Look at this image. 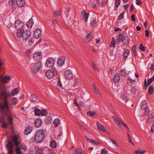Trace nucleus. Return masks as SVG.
Here are the masks:
<instances>
[{
	"label": "nucleus",
	"mask_w": 154,
	"mask_h": 154,
	"mask_svg": "<svg viewBox=\"0 0 154 154\" xmlns=\"http://www.w3.org/2000/svg\"><path fill=\"white\" fill-rule=\"evenodd\" d=\"M153 118V116L152 115V114L149 115L148 116V118L147 119L148 122H152Z\"/></svg>",
	"instance_id": "58836bf2"
},
{
	"label": "nucleus",
	"mask_w": 154,
	"mask_h": 154,
	"mask_svg": "<svg viewBox=\"0 0 154 154\" xmlns=\"http://www.w3.org/2000/svg\"><path fill=\"white\" fill-rule=\"evenodd\" d=\"M31 52V51L30 50H28L25 52V54L26 55L29 57L30 56Z\"/></svg>",
	"instance_id": "5fc2aeb1"
},
{
	"label": "nucleus",
	"mask_w": 154,
	"mask_h": 154,
	"mask_svg": "<svg viewBox=\"0 0 154 154\" xmlns=\"http://www.w3.org/2000/svg\"><path fill=\"white\" fill-rule=\"evenodd\" d=\"M16 3L18 7H22L25 5V0H17Z\"/></svg>",
	"instance_id": "a211bd4d"
},
{
	"label": "nucleus",
	"mask_w": 154,
	"mask_h": 154,
	"mask_svg": "<svg viewBox=\"0 0 154 154\" xmlns=\"http://www.w3.org/2000/svg\"><path fill=\"white\" fill-rule=\"evenodd\" d=\"M123 39H126V40H128V37L127 36H124L122 34H119L118 37V42H121L123 41Z\"/></svg>",
	"instance_id": "aec40b11"
},
{
	"label": "nucleus",
	"mask_w": 154,
	"mask_h": 154,
	"mask_svg": "<svg viewBox=\"0 0 154 154\" xmlns=\"http://www.w3.org/2000/svg\"><path fill=\"white\" fill-rule=\"evenodd\" d=\"M20 147L23 150H25L27 149L26 146L25 144H21L20 145Z\"/></svg>",
	"instance_id": "052dcab7"
},
{
	"label": "nucleus",
	"mask_w": 154,
	"mask_h": 154,
	"mask_svg": "<svg viewBox=\"0 0 154 154\" xmlns=\"http://www.w3.org/2000/svg\"><path fill=\"white\" fill-rule=\"evenodd\" d=\"M141 108L142 109H144L147 108V104L145 100H143L141 103Z\"/></svg>",
	"instance_id": "c85d7f7f"
},
{
	"label": "nucleus",
	"mask_w": 154,
	"mask_h": 154,
	"mask_svg": "<svg viewBox=\"0 0 154 154\" xmlns=\"http://www.w3.org/2000/svg\"><path fill=\"white\" fill-rule=\"evenodd\" d=\"M57 73V69L55 68H52L51 70L47 71L45 72L46 77L48 79H51L56 75Z\"/></svg>",
	"instance_id": "7ed1b4c3"
},
{
	"label": "nucleus",
	"mask_w": 154,
	"mask_h": 154,
	"mask_svg": "<svg viewBox=\"0 0 154 154\" xmlns=\"http://www.w3.org/2000/svg\"><path fill=\"white\" fill-rule=\"evenodd\" d=\"M128 95L127 94H125L123 93L121 95V97L123 100H125V102H127L128 98Z\"/></svg>",
	"instance_id": "473e14b6"
},
{
	"label": "nucleus",
	"mask_w": 154,
	"mask_h": 154,
	"mask_svg": "<svg viewBox=\"0 0 154 154\" xmlns=\"http://www.w3.org/2000/svg\"><path fill=\"white\" fill-rule=\"evenodd\" d=\"M120 80V77L118 73H116L114 76L113 81L115 83L119 82Z\"/></svg>",
	"instance_id": "4be33fe9"
},
{
	"label": "nucleus",
	"mask_w": 154,
	"mask_h": 154,
	"mask_svg": "<svg viewBox=\"0 0 154 154\" xmlns=\"http://www.w3.org/2000/svg\"><path fill=\"white\" fill-rule=\"evenodd\" d=\"M64 77L67 79H72L73 77V74L72 71L69 69L65 70L63 74Z\"/></svg>",
	"instance_id": "0eeeda50"
},
{
	"label": "nucleus",
	"mask_w": 154,
	"mask_h": 154,
	"mask_svg": "<svg viewBox=\"0 0 154 154\" xmlns=\"http://www.w3.org/2000/svg\"><path fill=\"white\" fill-rule=\"evenodd\" d=\"M32 129V128L31 127H27L24 130V134L26 135L29 134L31 132Z\"/></svg>",
	"instance_id": "5701e85b"
},
{
	"label": "nucleus",
	"mask_w": 154,
	"mask_h": 154,
	"mask_svg": "<svg viewBox=\"0 0 154 154\" xmlns=\"http://www.w3.org/2000/svg\"><path fill=\"white\" fill-rule=\"evenodd\" d=\"M21 32H22V38L23 40H26L30 37L31 32L29 30H27L25 31L24 30Z\"/></svg>",
	"instance_id": "423d86ee"
},
{
	"label": "nucleus",
	"mask_w": 154,
	"mask_h": 154,
	"mask_svg": "<svg viewBox=\"0 0 154 154\" xmlns=\"http://www.w3.org/2000/svg\"><path fill=\"white\" fill-rule=\"evenodd\" d=\"M92 67L96 71H98V69L96 67V66L95 64L93 62L92 63Z\"/></svg>",
	"instance_id": "680f3d73"
},
{
	"label": "nucleus",
	"mask_w": 154,
	"mask_h": 154,
	"mask_svg": "<svg viewBox=\"0 0 154 154\" xmlns=\"http://www.w3.org/2000/svg\"><path fill=\"white\" fill-rule=\"evenodd\" d=\"M54 15L56 16H59L61 15V11L60 10H58L55 12L54 13Z\"/></svg>",
	"instance_id": "8fccbe9b"
},
{
	"label": "nucleus",
	"mask_w": 154,
	"mask_h": 154,
	"mask_svg": "<svg viewBox=\"0 0 154 154\" xmlns=\"http://www.w3.org/2000/svg\"><path fill=\"white\" fill-rule=\"evenodd\" d=\"M14 26L18 31H20V32L24 31L23 29L24 26V23L20 20H17L15 22Z\"/></svg>",
	"instance_id": "20e7f679"
},
{
	"label": "nucleus",
	"mask_w": 154,
	"mask_h": 154,
	"mask_svg": "<svg viewBox=\"0 0 154 154\" xmlns=\"http://www.w3.org/2000/svg\"><path fill=\"white\" fill-rule=\"evenodd\" d=\"M89 13H87L85 11H83L80 13V17L81 18L83 17L85 19V21L86 22L89 17Z\"/></svg>",
	"instance_id": "ddd939ff"
},
{
	"label": "nucleus",
	"mask_w": 154,
	"mask_h": 154,
	"mask_svg": "<svg viewBox=\"0 0 154 154\" xmlns=\"http://www.w3.org/2000/svg\"><path fill=\"white\" fill-rule=\"evenodd\" d=\"M41 114L42 116L45 115L47 113V111L46 110L43 109L41 111Z\"/></svg>",
	"instance_id": "bf43d9fd"
},
{
	"label": "nucleus",
	"mask_w": 154,
	"mask_h": 154,
	"mask_svg": "<svg viewBox=\"0 0 154 154\" xmlns=\"http://www.w3.org/2000/svg\"><path fill=\"white\" fill-rule=\"evenodd\" d=\"M55 152L53 149L49 150L47 152V154H54Z\"/></svg>",
	"instance_id": "0e129e2a"
},
{
	"label": "nucleus",
	"mask_w": 154,
	"mask_h": 154,
	"mask_svg": "<svg viewBox=\"0 0 154 154\" xmlns=\"http://www.w3.org/2000/svg\"><path fill=\"white\" fill-rule=\"evenodd\" d=\"M108 139L112 143V144H113L114 146L115 147H116L117 148H119L118 146L117 145V143L115 141H114V140H113V139L110 138H109Z\"/></svg>",
	"instance_id": "e433bc0d"
},
{
	"label": "nucleus",
	"mask_w": 154,
	"mask_h": 154,
	"mask_svg": "<svg viewBox=\"0 0 154 154\" xmlns=\"http://www.w3.org/2000/svg\"><path fill=\"white\" fill-rule=\"evenodd\" d=\"M124 93L125 94H127L128 95L131 93L130 90L127 87H125L124 88Z\"/></svg>",
	"instance_id": "7c9ffc66"
},
{
	"label": "nucleus",
	"mask_w": 154,
	"mask_h": 154,
	"mask_svg": "<svg viewBox=\"0 0 154 154\" xmlns=\"http://www.w3.org/2000/svg\"><path fill=\"white\" fill-rule=\"evenodd\" d=\"M57 144L55 140H53L50 144V146L52 148H54L56 146Z\"/></svg>",
	"instance_id": "72a5a7b5"
},
{
	"label": "nucleus",
	"mask_w": 154,
	"mask_h": 154,
	"mask_svg": "<svg viewBox=\"0 0 154 154\" xmlns=\"http://www.w3.org/2000/svg\"><path fill=\"white\" fill-rule=\"evenodd\" d=\"M96 113L95 112L89 111L87 112V115L88 116H96L95 114H96Z\"/></svg>",
	"instance_id": "c9c22d12"
},
{
	"label": "nucleus",
	"mask_w": 154,
	"mask_h": 154,
	"mask_svg": "<svg viewBox=\"0 0 154 154\" xmlns=\"http://www.w3.org/2000/svg\"><path fill=\"white\" fill-rule=\"evenodd\" d=\"M125 12V11H124L121 14H120L118 17V19L119 20H121L123 18Z\"/></svg>",
	"instance_id": "de8ad7c7"
},
{
	"label": "nucleus",
	"mask_w": 154,
	"mask_h": 154,
	"mask_svg": "<svg viewBox=\"0 0 154 154\" xmlns=\"http://www.w3.org/2000/svg\"><path fill=\"white\" fill-rule=\"evenodd\" d=\"M55 63V60L53 58H49L47 59L46 62V65L48 67H51L54 66Z\"/></svg>",
	"instance_id": "6e6552de"
},
{
	"label": "nucleus",
	"mask_w": 154,
	"mask_h": 154,
	"mask_svg": "<svg viewBox=\"0 0 154 154\" xmlns=\"http://www.w3.org/2000/svg\"><path fill=\"white\" fill-rule=\"evenodd\" d=\"M42 63L40 62H38L31 65V70L34 72H38L42 67Z\"/></svg>",
	"instance_id": "f03ea898"
},
{
	"label": "nucleus",
	"mask_w": 154,
	"mask_h": 154,
	"mask_svg": "<svg viewBox=\"0 0 154 154\" xmlns=\"http://www.w3.org/2000/svg\"><path fill=\"white\" fill-rule=\"evenodd\" d=\"M30 100L34 102H35L37 100V97L34 94L31 95L30 97Z\"/></svg>",
	"instance_id": "c756f323"
},
{
	"label": "nucleus",
	"mask_w": 154,
	"mask_h": 154,
	"mask_svg": "<svg viewBox=\"0 0 154 154\" xmlns=\"http://www.w3.org/2000/svg\"><path fill=\"white\" fill-rule=\"evenodd\" d=\"M107 152V151L106 149H103L101 151V154H106Z\"/></svg>",
	"instance_id": "69168bd1"
},
{
	"label": "nucleus",
	"mask_w": 154,
	"mask_h": 154,
	"mask_svg": "<svg viewBox=\"0 0 154 154\" xmlns=\"http://www.w3.org/2000/svg\"><path fill=\"white\" fill-rule=\"evenodd\" d=\"M15 151L17 154H22V152L18 146H17Z\"/></svg>",
	"instance_id": "49530a36"
},
{
	"label": "nucleus",
	"mask_w": 154,
	"mask_h": 154,
	"mask_svg": "<svg viewBox=\"0 0 154 154\" xmlns=\"http://www.w3.org/2000/svg\"><path fill=\"white\" fill-rule=\"evenodd\" d=\"M1 126L4 129H6L7 128V125L6 123L4 122L1 124Z\"/></svg>",
	"instance_id": "e2e57ef3"
},
{
	"label": "nucleus",
	"mask_w": 154,
	"mask_h": 154,
	"mask_svg": "<svg viewBox=\"0 0 154 154\" xmlns=\"http://www.w3.org/2000/svg\"><path fill=\"white\" fill-rule=\"evenodd\" d=\"M19 90L17 88H14L11 93L12 96H14L17 94L19 92Z\"/></svg>",
	"instance_id": "a878e982"
},
{
	"label": "nucleus",
	"mask_w": 154,
	"mask_h": 154,
	"mask_svg": "<svg viewBox=\"0 0 154 154\" xmlns=\"http://www.w3.org/2000/svg\"><path fill=\"white\" fill-rule=\"evenodd\" d=\"M153 80H154V74L152 78H150L148 80L147 83V85H148L150 84Z\"/></svg>",
	"instance_id": "c03bdc74"
},
{
	"label": "nucleus",
	"mask_w": 154,
	"mask_h": 154,
	"mask_svg": "<svg viewBox=\"0 0 154 154\" xmlns=\"http://www.w3.org/2000/svg\"><path fill=\"white\" fill-rule=\"evenodd\" d=\"M1 81L4 83H8L10 79V77L9 75H7L4 77L1 75L0 77Z\"/></svg>",
	"instance_id": "2eb2a0df"
},
{
	"label": "nucleus",
	"mask_w": 154,
	"mask_h": 154,
	"mask_svg": "<svg viewBox=\"0 0 154 154\" xmlns=\"http://www.w3.org/2000/svg\"><path fill=\"white\" fill-rule=\"evenodd\" d=\"M13 119L11 116H9L8 121L9 122L11 125H12L13 124Z\"/></svg>",
	"instance_id": "3c124183"
},
{
	"label": "nucleus",
	"mask_w": 154,
	"mask_h": 154,
	"mask_svg": "<svg viewBox=\"0 0 154 154\" xmlns=\"http://www.w3.org/2000/svg\"><path fill=\"white\" fill-rule=\"evenodd\" d=\"M96 24V19H93L91 22L90 24L92 27H93Z\"/></svg>",
	"instance_id": "09e8293b"
},
{
	"label": "nucleus",
	"mask_w": 154,
	"mask_h": 154,
	"mask_svg": "<svg viewBox=\"0 0 154 154\" xmlns=\"http://www.w3.org/2000/svg\"><path fill=\"white\" fill-rule=\"evenodd\" d=\"M97 126L98 129L100 131L106 132L109 133V134H110V133H109L107 131H106L104 126L100 123H99L98 122L97 123Z\"/></svg>",
	"instance_id": "f3484780"
},
{
	"label": "nucleus",
	"mask_w": 154,
	"mask_h": 154,
	"mask_svg": "<svg viewBox=\"0 0 154 154\" xmlns=\"http://www.w3.org/2000/svg\"><path fill=\"white\" fill-rule=\"evenodd\" d=\"M146 151L144 150L140 151V150L138 149L135 151V153L136 154H143Z\"/></svg>",
	"instance_id": "a18cd8bd"
},
{
	"label": "nucleus",
	"mask_w": 154,
	"mask_h": 154,
	"mask_svg": "<svg viewBox=\"0 0 154 154\" xmlns=\"http://www.w3.org/2000/svg\"><path fill=\"white\" fill-rule=\"evenodd\" d=\"M5 109H6L8 112H10V111L9 109L8 103L7 100H5L4 104H0V109L1 110V113L2 114L4 113Z\"/></svg>",
	"instance_id": "39448f33"
},
{
	"label": "nucleus",
	"mask_w": 154,
	"mask_h": 154,
	"mask_svg": "<svg viewBox=\"0 0 154 154\" xmlns=\"http://www.w3.org/2000/svg\"><path fill=\"white\" fill-rule=\"evenodd\" d=\"M35 150L36 151L35 154H43V150L42 149L38 147H35Z\"/></svg>",
	"instance_id": "393cba45"
},
{
	"label": "nucleus",
	"mask_w": 154,
	"mask_h": 154,
	"mask_svg": "<svg viewBox=\"0 0 154 154\" xmlns=\"http://www.w3.org/2000/svg\"><path fill=\"white\" fill-rule=\"evenodd\" d=\"M148 68L151 70L154 69V63H150L148 65Z\"/></svg>",
	"instance_id": "79ce46f5"
},
{
	"label": "nucleus",
	"mask_w": 154,
	"mask_h": 154,
	"mask_svg": "<svg viewBox=\"0 0 154 154\" xmlns=\"http://www.w3.org/2000/svg\"><path fill=\"white\" fill-rule=\"evenodd\" d=\"M132 49L134 56H136L137 54L136 47L135 46H133L132 48Z\"/></svg>",
	"instance_id": "4c0bfd02"
},
{
	"label": "nucleus",
	"mask_w": 154,
	"mask_h": 154,
	"mask_svg": "<svg viewBox=\"0 0 154 154\" xmlns=\"http://www.w3.org/2000/svg\"><path fill=\"white\" fill-rule=\"evenodd\" d=\"M42 35V31L40 29H37L34 32V37L38 38L40 37Z\"/></svg>",
	"instance_id": "dca6fc26"
},
{
	"label": "nucleus",
	"mask_w": 154,
	"mask_h": 154,
	"mask_svg": "<svg viewBox=\"0 0 154 154\" xmlns=\"http://www.w3.org/2000/svg\"><path fill=\"white\" fill-rule=\"evenodd\" d=\"M34 112L35 115L37 116H39L41 114V111L40 110L37 109L35 110Z\"/></svg>",
	"instance_id": "ea45409f"
},
{
	"label": "nucleus",
	"mask_w": 154,
	"mask_h": 154,
	"mask_svg": "<svg viewBox=\"0 0 154 154\" xmlns=\"http://www.w3.org/2000/svg\"><path fill=\"white\" fill-rule=\"evenodd\" d=\"M45 133L43 130L40 129L37 131L34 135L35 142L37 143L41 142L44 139Z\"/></svg>",
	"instance_id": "f257e3e1"
},
{
	"label": "nucleus",
	"mask_w": 154,
	"mask_h": 154,
	"mask_svg": "<svg viewBox=\"0 0 154 154\" xmlns=\"http://www.w3.org/2000/svg\"><path fill=\"white\" fill-rule=\"evenodd\" d=\"M115 123L118 125L119 128H122V125L126 128L128 129H129V128L127 125L125 124L122 121L118 119L115 122Z\"/></svg>",
	"instance_id": "f8f14e48"
},
{
	"label": "nucleus",
	"mask_w": 154,
	"mask_h": 154,
	"mask_svg": "<svg viewBox=\"0 0 154 154\" xmlns=\"http://www.w3.org/2000/svg\"><path fill=\"white\" fill-rule=\"evenodd\" d=\"M7 147L8 149V154H13V147L12 141L8 142L7 145Z\"/></svg>",
	"instance_id": "9b49d317"
},
{
	"label": "nucleus",
	"mask_w": 154,
	"mask_h": 154,
	"mask_svg": "<svg viewBox=\"0 0 154 154\" xmlns=\"http://www.w3.org/2000/svg\"><path fill=\"white\" fill-rule=\"evenodd\" d=\"M154 91V88L153 86H150L148 90V92L149 94H152Z\"/></svg>",
	"instance_id": "37998d69"
},
{
	"label": "nucleus",
	"mask_w": 154,
	"mask_h": 154,
	"mask_svg": "<svg viewBox=\"0 0 154 154\" xmlns=\"http://www.w3.org/2000/svg\"><path fill=\"white\" fill-rule=\"evenodd\" d=\"M34 42V41L33 39L32 38H31L29 40V41L28 42V45L29 46H30Z\"/></svg>",
	"instance_id": "13d9d810"
},
{
	"label": "nucleus",
	"mask_w": 154,
	"mask_h": 154,
	"mask_svg": "<svg viewBox=\"0 0 154 154\" xmlns=\"http://www.w3.org/2000/svg\"><path fill=\"white\" fill-rule=\"evenodd\" d=\"M130 54V51L129 50L127 49L125 50L123 55V58L124 59H126L128 57Z\"/></svg>",
	"instance_id": "bb28decb"
},
{
	"label": "nucleus",
	"mask_w": 154,
	"mask_h": 154,
	"mask_svg": "<svg viewBox=\"0 0 154 154\" xmlns=\"http://www.w3.org/2000/svg\"><path fill=\"white\" fill-rule=\"evenodd\" d=\"M130 90V91H131V92H132V93H135L137 91H136V89H135V88L134 87H132L131 89Z\"/></svg>",
	"instance_id": "774afa93"
},
{
	"label": "nucleus",
	"mask_w": 154,
	"mask_h": 154,
	"mask_svg": "<svg viewBox=\"0 0 154 154\" xmlns=\"http://www.w3.org/2000/svg\"><path fill=\"white\" fill-rule=\"evenodd\" d=\"M120 4V0H116L115 6L116 7H118Z\"/></svg>",
	"instance_id": "4d7b16f0"
},
{
	"label": "nucleus",
	"mask_w": 154,
	"mask_h": 154,
	"mask_svg": "<svg viewBox=\"0 0 154 154\" xmlns=\"http://www.w3.org/2000/svg\"><path fill=\"white\" fill-rule=\"evenodd\" d=\"M65 57L61 56L59 57L57 60V63L58 66H61L64 63L65 60Z\"/></svg>",
	"instance_id": "4468645a"
},
{
	"label": "nucleus",
	"mask_w": 154,
	"mask_h": 154,
	"mask_svg": "<svg viewBox=\"0 0 154 154\" xmlns=\"http://www.w3.org/2000/svg\"><path fill=\"white\" fill-rule=\"evenodd\" d=\"M17 36L19 38H20L22 36V32H21L18 31L16 33Z\"/></svg>",
	"instance_id": "603ef678"
},
{
	"label": "nucleus",
	"mask_w": 154,
	"mask_h": 154,
	"mask_svg": "<svg viewBox=\"0 0 154 154\" xmlns=\"http://www.w3.org/2000/svg\"><path fill=\"white\" fill-rule=\"evenodd\" d=\"M94 91L96 93V94H99V90L97 89L96 88L95 85H94Z\"/></svg>",
	"instance_id": "338daca9"
},
{
	"label": "nucleus",
	"mask_w": 154,
	"mask_h": 154,
	"mask_svg": "<svg viewBox=\"0 0 154 154\" xmlns=\"http://www.w3.org/2000/svg\"><path fill=\"white\" fill-rule=\"evenodd\" d=\"M34 23V22L33 21L32 18H31L29 20L27 23L26 25V26L29 28H31Z\"/></svg>",
	"instance_id": "b1692460"
},
{
	"label": "nucleus",
	"mask_w": 154,
	"mask_h": 154,
	"mask_svg": "<svg viewBox=\"0 0 154 154\" xmlns=\"http://www.w3.org/2000/svg\"><path fill=\"white\" fill-rule=\"evenodd\" d=\"M116 39L114 38H112V41L110 46L111 47H114L116 45Z\"/></svg>",
	"instance_id": "2f4dec72"
},
{
	"label": "nucleus",
	"mask_w": 154,
	"mask_h": 154,
	"mask_svg": "<svg viewBox=\"0 0 154 154\" xmlns=\"http://www.w3.org/2000/svg\"><path fill=\"white\" fill-rule=\"evenodd\" d=\"M119 73L120 75L123 77H124L126 75L125 70L124 69H121Z\"/></svg>",
	"instance_id": "f704fd0d"
},
{
	"label": "nucleus",
	"mask_w": 154,
	"mask_h": 154,
	"mask_svg": "<svg viewBox=\"0 0 154 154\" xmlns=\"http://www.w3.org/2000/svg\"><path fill=\"white\" fill-rule=\"evenodd\" d=\"M139 48L143 51H145V48L142 44H140Z\"/></svg>",
	"instance_id": "6e6d98bb"
},
{
	"label": "nucleus",
	"mask_w": 154,
	"mask_h": 154,
	"mask_svg": "<svg viewBox=\"0 0 154 154\" xmlns=\"http://www.w3.org/2000/svg\"><path fill=\"white\" fill-rule=\"evenodd\" d=\"M93 34L91 32L89 33L86 36L85 38V41L87 42H89L90 41L92 38Z\"/></svg>",
	"instance_id": "412c9836"
},
{
	"label": "nucleus",
	"mask_w": 154,
	"mask_h": 154,
	"mask_svg": "<svg viewBox=\"0 0 154 154\" xmlns=\"http://www.w3.org/2000/svg\"><path fill=\"white\" fill-rule=\"evenodd\" d=\"M42 124V121L39 118L37 119L34 123L35 126L37 127H40Z\"/></svg>",
	"instance_id": "6ab92c4d"
},
{
	"label": "nucleus",
	"mask_w": 154,
	"mask_h": 154,
	"mask_svg": "<svg viewBox=\"0 0 154 154\" xmlns=\"http://www.w3.org/2000/svg\"><path fill=\"white\" fill-rule=\"evenodd\" d=\"M13 141L15 145L17 146H18L21 142L20 137L18 135H15L12 137Z\"/></svg>",
	"instance_id": "9d476101"
},
{
	"label": "nucleus",
	"mask_w": 154,
	"mask_h": 154,
	"mask_svg": "<svg viewBox=\"0 0 154 154\" xmlns=\"http://www.w3.org/2000/svg\"><path fill=\"white\" fill-rule=\"evenodd\" d=\"M32 57L35 60L39 61L42 58V54L41 52H36L33 54Z\"/></svg>",
	"instance_id": "1a4fd4ad"
},
{
	"label": "nucleus",
	"mask_w": 154,
	"mask_h": 154,
	"mask_svg": "<svg viewBox=\"0 0 154 154\" xmlns=\"http://www.w3.org/2000/svg\"><path fill=\"white\" fill-rule=\"evenodd\" d=\"M60 123V121L59 119L56 118L54 121L53 124L55 127L58 126Z\"/></svg>",
	"instance_id": "cd10ccee"
},
{
	"label": "nucleus",
	"mask_w": 154,
	"mask_h": 154,
	"mask_svg": "<svg viewBox=\"0 0 154 154\" xmlns=\"http://www.w3.org/2000/svg\"><path fill=\"white\" fill-rule=\"evenodd\" d=\"M18 101L16 97H13L12 99L11 103L13 105H15Z\"/></svg>",
	"instance_id": "a19ab883"
},
{
	"label": "nucleus",
	"mask_w": 154,
	"mask_h": 154,
	"mask_svg": "<svg viewBox=\"0 0 154 154\" xmlns=\"http://www.w3.org/2000/svg\"><path fill=\"white\" fill-rule=\"evenodd\" d=\"M16 2V0H9V3L11 5L15 4Z\"/></svg>",
	"instance_id": "864d4df0"
}]
</instances>
